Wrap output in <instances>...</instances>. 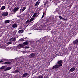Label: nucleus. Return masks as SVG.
Wrapping results in <instances>:
<instances>
[{
    "label": "nucleus",
    "instance_id": "412c9836",
    "mask_svg": "<svg viewBox=\"0 0 78 78\" xmlns=\"http://www.w3.org/2000/svg\"><path fill=\"white\" fill-rule=\"evenodd\" d=\"M11 64V62H5L4 63V64Z\"/></svg>",
    "mask_w": 78,
    "mask_h": 78
},
{
    "label": "nucleus",
    "instance_id": "9b49d317",
    "mask_svg": "<svg viewBox=\"0 0 78 78\" xmlns=\"http://www.w3.org/2000/svg\"><path fill=\"white\" fill-rule=\"evenodd\" d=\"M12 28H16L17 27V25L16 24H13L12 25Z\"/></svg>",
    "mask_w": 78,
    "mask_h": 78
},
{
    "label": "nucleus",
    "instance_id": "20e7f679",
    "mask_svg": "<svg viewBox=\"0 0 78 78\" xmlns=\"http://www.w3.org/2000/svg\"><path fill=\"white\" fill-rule=\"evenodd\" d=\"M58 66L59 67H61V66H62V60H60L58 62Z\"/></svg>",
    "mask_w": 78,
    "mask_h": 78
},
{
    "label": "nucleus",
    "instance_id": "4be33fe9",
    "mask_svg": "<svg viewBox=\"0 0 78 78\" xmlns=\"http://www.w3.org/2000/svg\"><path fill=\"white\" fill-rule=\"evenodd\" d=\"M34 19V18H31L30 20H29L30 22H31L32 21H33V20Z\"/></svg>",
    "mask_w": 78,
    "mask_h": 78
},
{
    "label": "nucleus",
    "instance_id": "393cba45",
    "mask_svg": "<svg viewBox=\"0 0 78 78\" xmlns=\"http://www.w3.org/2000/svg\"><path fill=\"white\" fill-rule=\"evenodd\" d=\"M12 44V43L11 42V41H9L7 43V45H10V44Z\"/></svg>",
    "mask_w": 78,
    "mask_h": 78
},
{
    "label": "nucleus",
    "instance_id": "e433bc0d",
    "mask_svg": "<svg viewBox=\"0 0 78 78\" xmlns=\"http://www.w3.org/2000/svg\"><path fill=\"white\" fill-rule=\"evenodd\" d=\"M27 37H25L24 38V39H27Z\"/></svg>",
    "mask_w": 78,
    "mask_h": 78
},
{
    "label": "nucleus",
    "instance_id": "4468645a",
    "mask_svg": "<svg viewBox=\"0 0 78 78\" xmlns=\"http://www.w3.org/2000/svg\"><path fill=\"white\" fill-rule=\"evenodd\" d=\"M19 8L18 7L15 8L14 9V11L15 12L17 11H18V10H19Z\"/></svg>",
    "mask_w": 78,
    "mask_h": 78
},
{
    "label": "nucleus",
    "instance_id": "473e14b6",
    "mask_svg": "<svg viewBox=\"0 0 78 78\" xmlns=\"http://www.w3.org/2000/svg\"><path fill=\"white\" fill-rule=\"evenodd\" d=\"M45 15V14L43 13V16H42V18H43V17H44V16Z\"/></svg>",
    "mask_w": 78,
    "mask_h": 78
},
{
    "label": "nucleus",
    "instance_id": "6ab92c4d",
    "mask_svg": "<svg viewBox=\"0 0 78 78\" xmlns=\"http://www.w3.org/2000/svg\"><path fill=\"white\" fill-rule=\"evenodd\" d=\"M23 33V30H20L18 31V33Z\"/></svg>",
    "mask_w": 78,
    "mask_h": 78
},
{
    "label": "nucleus",
    "instance_id": "5701e85b",
    "mask_svg": "<svg viewBox=\"0 0 78 78\" xmlns=\"http://www.w3.org/2000/svg\"><path fill=\"white\" fill-rule=\"evenodd\" d=\"M37 16V13H34L33 15V17H36V16Z\"/></svg>",
    "mask_w": 78,
    "mask_h": 78
},
{
    "label": "nucleus",
    "instance_id": "f704fd0d",
    "mask_svg": "<svg viewBox=\"0 0 78 78\" xmlns=\"http://www.w3.org/2000/svg\"><path fill=\"white\" fill-rule=\"evenodd\" d=\"M3 61L2 60L0 61V63H2V62H3Z\"/></svg>",
    "mask_w": 78,
    "mask_h": 78
},
{
    "label": "nucleus",
    "instance_id": "0eeeda50",
    "mask_svg": "<svg viewBox=\"0 0 78 78\" xmlns=\"http://www.w3.org/2000/svg\"><path fill=\"white\" fill-rule=\"evenodd\" d=\"M35 56V54L32 53L29 55V57L30 58H34Z\"/></svg>",
    "mask_w": 78,
    "mask_h": 78
},
{
    "label": "nucleus",
    "instance_id": "f8f14e48",
    "mask_svg": "<svg viewBox=\"0 0 78 78\" xmlns=\"http://www.w3.org/2000/svg\"><path fill=\"white\" fill-rule=\"evenodd\" d=\"M5 8H6V7L5 6H3L1 7V11H3V10H4Z\"/></svg>",
    "mask_w": 78,
    "mask_h": 78
},
{
    "label": "nucleus",
    "instance_id": "b1692460",
    "mask_svg": "<svg viewBox=\"0 0 78 78\" xmlns=\"http://www.w3.org/2000/svg\"><path fill=\"white\" fill-rule=\"evenodd\" d=\"M9 22V20H7L5 21V23H8Z\"/></svg>",
    "mask_w": 78,
    "mask_h": 78
},
{
    "label": "nucleus",
    "instance_id": "2f4dec72",
    "mask_svg": "<svg viewBox=\"0 0 78 78\" xmlns=\"http://www.w3.org/2000/svg\"><path fill=\"white\" fill-rule=\"evenodd\" d=\"M16 32H17V30H15V31H13V33L14 34H16Z\"/></svg>",
    "mask_w": 78,
    "mask_h": 78
},
{
    "label": "nucleus",
    "instance_id": "ddd939ff",
    "mask_svg": "<svg viewBox=\"0 0 78 78\" xmlns=\"http://www.w3.org/2000/svg\"><path fill=\"white\" fill-rule=\"evenodd\" d=\"M11 67H7L5 69V71H6L7 70H9L10 69H11Z\"/></svg>",
    "mask_w": 78,
    "mask_h": 78
},
{
    "label": "nucleus",
    "instance_id": "f3484780",
    "mask_svg": "<svg viewBox=\"0 0 78 78\" xmlns=\"http://www.w3.org/2000/svg\"><path fill=\"white\" fill-rule=\"evenodd\" d=\"M4 69H5V66H3L0 68L1 70H3Z\"/></svg>",
    "mask_w": 78,
    "mask_h": 78
},
{
    "label": "nucleus",
    "instance_id": "cd10ccee",
    "mask_svg": "<svg viewBox=\"0 0 78 78\" xmlns=\"http://www.w3.org/2000/svg\"><path fill=\"white\" fill-rule=\"evenodd\" d=\"M37 78H43V76H39V77H38Z\"/></svg>",
    "mask_w": 78,
    "mask_h": 78
},
{
    "label": "nucleus",
    "instance_id": "dca6fc26",
    "mask_svg": "<svg viewBox=\"0 0 78 78\" xmlns=\"http://www.w3.org/2000/svg\"><path fill=\"white\" fill-rule=\"evenodd\" d=\"M28 44V43L27 41L23 43V44H24V45H27Z\"/></svg>",
    "mask_w": 78,
    "mask_h": 78
},
{
    "label": "nucleus",
    "instance_id": "1a4fd4ad",
    "mask_svg": "<svg viewBox=\"0 0 78 78\" xmlns=\"http://www.w3.org/2000/svg\"><path fill=\"white\" fill-rule=\"evenodd\" d=\"M31 23L30 22V20H27V21L26 22V24H27V25H30V24Z\"/></svg>",
    "mask_w": 78,
    "mask_h": 78
},
{
    "label": "nucleus",
    "instance_id": "aec40b11",
    "mask_svg": "<svg viewBox=\"0 0 78 78\" xmlns=\"http://www.w3.org/2000/svg\"><path fill=\"white\" fill-rule=\"evenodd\" d=\"M19 71H20L19 69H16V70H15L14 72L15 73H17L18 72H19Z\"/></svg>",
    "mask_w": 78,
    "mask_h": 78
},
{
    "label": "nucleus",
    "instance_id": "9d476101",
    "mask_svg": "<svg viewBox=\"0 0 78 78\" xmlns=\"http://www.w3.org/2000/svg\"><path fill=\"white\" fill-rule=\"evenodd\" d=\"M39 3H40V2L39 1H38L36 3L35 5V6H38L39 5Z\"/></svg>",
    "mask_w": 78,
    "mask_h": 78
},
{
    "label": "nucleus",
    "instance_id": "f03ea898",
    "mask_svg": "<svg viewBox=\"0 0 78 78\" xmlns=\"http://www.w3.org/2000/svg\"><path fill=\"white\" fill-rule=\"evenodd\" d=\"M58 67H59L58 65L56 64L55 65L53 66L52 68L51 69H52V72H55V71H56L57 69L58 68Z\"/></svg>",
    "mask_w": 78,
    "mask_h": 78
},
{
    "label": "nucleus",
    "instance_id": "72a5a7b5",
    "mask_svg": "<svg viewBox=\"0 0 78 78\" xmlns=\"http://www.w3.org/2000/svg\"><path fill=\"white\" fill-rule=\"evenodd\" d=\"M63 20H67V19H65L64 18L63 19Z\"/></svg>",
    "mask_w": 78,
    "mask_h": 78
},
{
    "label": "nucleus",
    "instance_id": "58836bf2",
    "mask_svg": "<svg viewBox=\"0 0 78 78\" xmlns=\"http://www.w3.org/2000/svg\"><path fill=\"white\" fill-rule=\"evenodd\" d=\"M41 9H42V8Z\"/></svg>",
    "mask_w": 78,
    "mask_h": 78
},
{
    "label": "nucleus",
    "instance_id": "f257e3e1",
    "mask_svg": "<svg viewBox=\"0 0 78 78\" xmlns=\"http://www.w3.org/2000/svg\"><path fill=\"white\" fill-rule=\"evenodd\" d=\"M17 37L18 38V37H17L16 35V34H14L13 36V37H12L9 39V41L10 42H14L16 41V38Z\"/></svg>",
    "mask_w": 78,
    "mask_h": 78
},
{
    "label": "nucleus",
    "instance_id": "a211bd4d",
    "mask_svg": "<svg viewBox=\"0 0 78 78\" xmlns=\"http://www.w3.org/2000/svg\"><path fill=\"white\" fill-rule=\"evenodd\" d=\"M7 78H13V77H14V76H7Z\"/></svg>",
    "mask_w": 78,
    "mask_h": 78
},
{
    "label": "nucleus",
    "instance_id": "c9c22d12",
    "mask_svg": "<svg viewBox=\"0 0 78 78\" xmlns=\"http://www.w3.org/2000/svg\"><path fill=\"white\" fill-rule=\"evenodd\" d=\"M3 61H6V60L5 59H3Z\"/></svg>",
    "mask_w": 78,
    "mask_h": 78
},
{
    "label": "nucleus",
    "instance_id": "bb28decb",
    "mask_svg": "<svg viewBox=\"0 0 78 78\" xmlns=\"http://www.w3.org/2000/svg\"><path fill=\"white\" fill-rule=\"evenodd\" d=\"M26 9V7H24L23 9H22V11H24V10Z\"/></svg>",
    "mask_w": 78,
    "mask_h": 78
},
{
    "label": "nucleus",
    "instance_id": "4c0bfd02",
    "mask_svg": "<svg viewBox=\"0 0 78 78\" xmlns=\"http://www.w3.org/2000/svg\"><path fill=\"white\" fill-rule=\"evenodd\" d=\"M70 6V7H71L72 6L70 5V6Z\"/></svg>",
    "mask_w": 78,
    "mask_h": 78
},
{
    "label": "nucleus",
    "instance_id": "423d86ee",
    "mask_svg": "<svg viewBox=\"0 0 78 78\" xmlns=\"http://www.w3.org/2000/svg\"><path fill=\"white\" fill-rule=\"evenodd\" d=\"M8 14V12H4L3 13L2 16L3 17H6L7 16Z\"/></svg>",
    "mask_w": 78,
    "mask_h": 78
},
{
    "label": "nucleus",
    "instance_id": "2eb2a0df",
    "mask_svg": "<svg viewBox=\"0 0 78 78\" xmlns=\"http://www.w3.org/2000/svg\"><path fill=\"white\" fill-rule=\"evenodd\" d=\"M27 75H28V74L27 73L24 74L23 75V77H26Z\"/></svg>",
    "mask_w": 78,
    "mask_h": 78
},
{
    "label": "nucleus",
    "instance_id": "c756f323",
    "mask_svg": "<svg viewBox=\"0 0 78 78\" xmlns=\"http://www.w3.org/2000/svg\"><path fill=\"white\" fill-rule=\"evenodd\" d=\"M24 40V38H22L20 39V41H23Z\"/></svg>",
    "mask_w": 78,
    "mask_h": 78
},
{
    "label": "nucleus",
    "instance_id": "39448f33",
    "mask_svg": "<svg viewBox=\"0 0 78 78\" xmlns=\"http://www.w3.org/2000/svg\"><path fill=\"white\" fill-rule=\"evenodd\" d=\"M73 43L74 45H78V40H76L73 41Z\"/></svg>",
    "mask_w": 78,
    "mask_h": 78
},
{
    "label": "nucleus",
    "instance_id": "c85d7f7f",
    "mask_svg": "<svg viewBox=\"0 0 78 78\" xmlns=\"http://www.w3.org/2000/svg\"><path fill=\"white\" fill-rule=\"evenodd\" d=\"M59 18L60 19H61V20H63V18L61 16H59Z\"/></svg>",
    "mask_w": 78,
    "mask_h": 78
},
{
    "label": "nucleus",
    "instance_id": "6e6552de",
    "mask_svg": "<svg viewBox=\"0 0 78 78\" xmlns=\"http://www.w3.org/2000/svg\"><path fill=\"white\" fill-rule=\"evenodd\" d=\"M75 70V68L72 67L69 70V72H73Z\"/></svg>",
    "mask_w": 78,
    "mask_h": 78
},
{
    "label": "nucleus",
    "instance_id": "a878e982",
    "mask_svg": "<svg viewBox=\"0 0 78 78\" xmlns=\"http://www.w3.org/2000/svg\"><path fill=\"white\" fill-rule=\"evenodd\" d=\"M9 49H11V47H7L6 48V50H9Z\"/></svg>",
    "mask_w": 78,
    "mask_h": 78
},
{
    "label": "nucleus",
    "instance_id": "7ed1b4c3",
    "mask_svg": "<svg viewBox=\"0 0 78 78\" xmlns=\"http://www.w3.org/2000/svg\"><path fill=\"white\" fill-rule=\"evenodd\" d=\"M24 45H23V44H20L18 45L17 47L18 48H16L15 49V50H16V51H18V50L19 48H21L22 47H24Z\"/></svg>",
    "mask_w": 78,
    "mask_h": 78
},
{
    "label": "nucleus",
    "instance_id": "7c9ffc66",
    "mask_svg": "<svg viewBox=\"0 0 78 78\" xmlns=\"http://www.w3.org/2000/svg\"><path fill=\"white\" fill-rule=\"evenodd\" d=\"M30 48L29 46H26L25 47V48Z\"/></svg>",
    "mask_w": 78,
    "mask_h": 78
}]
</instances>
